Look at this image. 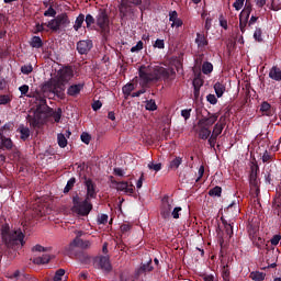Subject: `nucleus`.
<instances>
[{"instance_id":"nucleus-62","label":"nucleus","mask_w":281,"mask_h":281,"mask_svg":"<svg viewBox=\"0 0 281 281\" xmlns=\"http://www.w3.org/2000/svg\"><path fill=\"white\" fill-rule=\"evenodd\" d=\"M183 209L181 206H176L172 212L170 213L172 218H179V212H181Z\"/></svg>"},{"instance_id":"nucleus-29","label":"nucleus","mask_w":281,"mask_h":281,"mask_svg":"<svg viewBox=\"0 0 281 281\" xmlns=\"http://www.w3.org/2000/svg\"><path fill=\"white\" fill-rule=\"evenodd\" d=\"M260 111L263 115H271V104L267 101H263L260 105Z\"/></svg>"},{"instance_id":"nucleus-24","label":"nucleus","mask_w":281,"mask_h":281,"mask_svg":"<svg viewBox=\"0 0 281 281\" xmlns=\"http://www.w3.org/2000/svg\"><path fill=\"white\" fill-rule=\"evenodd\" d=\"M30 45L34 49H41V47H43V40L41 36H33L30 41Z\"/></svg>"},{"instance_id":"nucleus-25","label":"nucleus","mask_w":281,"mask_h":281,"mask_svg":"<svg viewBox=\"0 0 281 281\" xmlns=\"http://www.w3.org/2000/svg\"><path fill=\"white\" fill-rule=\"evenodd\" d=\"M52 260V257L47 254L43 255L42 257H37L33 259L34 265H47Z\"/></svg>"},{"instance_id":"nucleus-10","label":"nucleus","mask_w":281,"mask_h":281,"mask_svg":"<svg viewBox=\"0 0 281 281\" xmlns=\"http://www.w3.org/2000/svg\"><path fill=\"white\" fill-rule=\"evenodd\" d=\"M93 49V41L91 40H81L77 43V52L80 56L89 54Z\"/></svg>"},{"instance_id":"nucleus-20","label":"nucleus","mask_w":281,"mask_h":281,"mask_svg":"<svg viewBox=\"0 0 281 281\" xmlns=\"http://www.w3.org/2000/svg\"><path fill=\"white\" fill-rule=\"evenodd\" d=\"M198 135L200 139H210V136L212 135V131L207 127L198 126Z\"/></svg>"},{"instance_id":"nucleus-4","label":"nucleus","mask_w":281,"mask_h":281,"mask_svg":"<svg viewBox=\"0 0 281 281\" xmlns=\"http://www.w3.org/2000/svg\"><path fill=\"white\" fill-rule=\"evenodd\" d=\"M95 21L102 38L106 41V38H109V35L111 34V20L109 19V12H106V9L100 8L98 10Z\"/></svg>"},{"instance_id":"nucleus-19","label":"nucleus","mask_w":281,"mask_h":281,"mask_svg":"<svg viewBox=\"0 0 281 281\" xmlns=\"http://www.w3.org/2000/svg\"><path fill=\"white\" fill-rule=\"evenodd\" d=\"M269 78H271V80H276V82H280L281 81V69L277 66H273L269 71Z\"/></svg>"},{"instance_id":"nucleus-28","label":"nucleus","mask_w":281,"mask_h":281,"mask_svg":"<svg viewBox=\"0 0 281 281\" xmlns=\"http://www.w3.org/2000/svg\"><path fill=\"white\" fill-rule=\"evenodd\" d=\"M85 22H86V27L88 30H91V25H95L97 24V20L93 15H91V13H88L85 18Z\"/></svg>"},{"instance_id":"nucleus-42","label":"nucleus","mask_w":281,"mask_h":281,"mask_svg":"<svg viewBox=\"0 0 281 281\" xmlns=\"http://www.w3.org/2000/svg\"><path fill=\"white\" fill-rule=\"evenodd\" d=\"M153 260H149L147 263H143L139 268L140 273H146V271H151L153 270Z\"/></svg>"},{"instance_id":"nucleus-35","label":"nucleus","mask_w":281,"mask_h":281,"mask_svg":"<svg viewBox=\"0 0 281 281\" xmlns=\"http://www.w3.org/2000/svg\"><path fill=\"white\" fill-rule=\"evenodd\" d=\"M37 113H43L44 115H48V113H52V108L49 105H36Z\"/></svg>"},{"instance_id":"nucleus-14","label":"nucleus","mask_w":281,"mask_h":281,"mask_svg":"<svg viewBox=\"0 0 281 281\" xmlns=\"http://www.w3.org/2000/svg\"><path fill=\"white\" fill-rule=\"evenodd\" d=\"M85 89V82L82 83H72L67 89V95H70V98H78L80 95V91Z\"/></svg>"},{"instance_id":"nucleus-7","label":"nucleus","mask_w":281,"mask_h":281,"mask_svg":"<svg viewBox=\"0 0 281 281\" xmlns=\"http://www.w3.org/2000/svg\"><path fill=\"white\" fill-rule=\"evenodd\" d=\"M217 121H218V113L212 114L211 112H207V116H203L198 121V126H202L203 128L210 130V127L214 126V124H216Z\"/></svg>"},{"instance_id":"nucleus-59","label":"nucleus","mask_w":281,"mask_h":281,"mask_svg":"<svg viewBox=\"0 0 281 281\" xmlns=\"http://www.w3.org/2000/svg\"><path fill=\"white\" fill-rule=\"evenodd\" d=\"M12 99L8 94L0 95V104H10Z\"/></svg>"},{"instance_id":"nucleus-39","label":"nucleus","mask_w":281,"mask_h":281,"mask_svg":"<svg viewBox=\"0 0 281 281\" xmlns=\"http://www.w3.org/2000/svg\"><path fill=\"white\" fill-rule=\"evenodd\" d=\"M12 128H14V124L13 123H5L1 128H0V133H2V135H8V133H10V131H12Z\"/></svg>"},{"instance_id":"nucleus-13","label":"nucleus","mask_w":281,"mask_h":281,"mask_svg":"<svg viewBox=\"0 0 281 281\" xmlns=\"http://www.w3.org/2000/svg\"><path fill=\"white\" fill-rule=\"evenodd\" d=\"M171 213H172V203H170L168 199H164L160 207L161 218H164L165 221L168 220Z\"/></svg>"},{"instance_id":"nucleus-57","label":"nucleus","mask_w":281,"mask_h":281,"mask_svg":"<svg viewBox=\"0 0 281 281\" xmlns=\"http://www.w3.org/2000/svg\"><path fill=\"white\" fill-rule=\"evenodd\" d=\"M149 8H150V0H143L139 7L140 12H145V10H148Z\"/></svg>"},{"instance_id":"nucleus-44","label":"nucleus","mask_w":281,"mask_h":281,"mask_svg":"<svg viewBox=\"0 0 281 281\" xmlns=\"http://www.w3.org/2000/svg\"><path fill=\"white\" fill-rule=\"evenodd\" d=\"M263 164H269V161H273V154L266 150L261 157Z\"/></svg>"},{"instance_id":"nucleus-41","label":"nucleus","mask_w":281,"mask_h":281,"mask_svg":"<svg viewBox=\"0 0 281 281\" xmlns=\"http://www.w3.org/2000/svg\"><path fill=\"white\" fill-rule=\"evenodd\" d=\"M265 272H251L250 278L255 281H263L265 280Z\"/></svg>"},{"instance_id":"nucleus-54","label":"nucleus","mask_w":281,"mask_h":281,"mask_svg":"<svg viewBox=\"0 0 281 281\" xmlns=\"http://www.w3.org/2000/svg\"><path fill=\"white\" fill-rule=\"evenodd\" d=\"M81 142H83V144L89 145L91 143V135H89V133L83 132L81 134Z\"/></svg>"},{"instance_id":"nucleus-17","label":"nucleus","mask_w":281,"mask_h":281,"mask_svg":"<svg viewBox=\"0 0 281 281\" xmlns=\"http://www.w3.org/2000/svg\"><path fill=\"white\" fill-rule=\"evenodd\" d=\"M55 21H57V25L59 27H67L69 23H71V21L69 20V15H67V13L58 14L55 18Z\"/></svg>"},{"instance_id":"nucleus-64","label":"nucleus","mask_w":281,"mask_h":281,"mask_svg":"<svg viewBox=\"0 0 281 281\" xmlns=\"http://www.w3.org/2000/svg\"><path fill=\"white\" fill-rule=\"evenodd\" d=\"M206 100L207 102H210V104H217L218 102V99H216V95L214 94L206 95Z\"/></svg>"},{"instance_id":"nucleus-15","label":"nucleus","mask_w":281,"mask_h":281,"mask_svg":"<svg viewBox=\"0 0 281 281\" xmlns=\"http://www.w3.org/2000/svg\"><path fill=\"white\" fill-rule=\"evenodd\" d=\"M99 269H102L105 273H111L113 271V266H111V260L109 257L102 256L98 260Z\"/></svg>"},{"instance_id":"nucleus-9","label":"nucleus","mask_w":281,"mask_h":281,"mask_svg":"<svg viewBox=\"0 0 281 281\" xmlns=\"http://www.w3.org/2000/svg\"><path fill=\"white\" fill-rule=\"evenodd\" d=\"M45 117H47V114H43L42 112H34V115H29L27 120L31 124V126H33V128H41V126H43L44 122H45Z\"/></svg>"},{"instance_id":"nucleus-47","label":"nucleus","mask_w":281,"mask_h":281,"mask_svg":"<svg viewBox=\"0 0 281 281\" xmlns=\"http://www.w3.org/2000/svg\"><path fill=\"white\" fill-rule=\"evenodd\" d=\"M222 278H223V280H229V278H231L229 266L226 265L223 267Z\"/></svg>"},{"instance_id":"nucleus-3","label":"nucleus","mask_w":281,"mask_h":281,"mask_svg":"<svg viewBox=\"0 0 281 281\" xmlns=\"http://www.w3.org/2000/svg\"><path fill=\"white\" fill-rule=\"evenodd\" d=\"M138 76L143 87H146L149 82H157V80H161V78H170V72L166 68L154 69L150 66L143 65L138 69Z\"/></svg>"},{"instance_id":"nucleus-22","label":"nucleus","mask_w":281,"mask_h":281,"mask_svg":"<svg viewBox=\"0 0 281 281\" xmlns=\"http://www.w3.org/2000/svg\"><path fill=\"white\" fill-rule=\"evenodd\" d=\"M47 117H53L54 121L58 124V122H60V119L63 117V109L58 108L55 111L54 109H52V112L47 114Z\"/></svg>"},{"instance_id":"nucleus-18","label":"nucleus","mask_w":281,"mask_h":281,"mask_svg":"<svg viewBox=\"0 0 281 281\" xmlns=\"http://www.w3.org/2000/svg\"><path fill=\"white\" fill-rule=\"evenodd\" d=\"M3 148L12 150V139L0 133V150H3Z\"/></svg>"},{"instance_id":"nucleus-48","label":"nucleus","mask_w":281,"mask_h":281,"mask_svg":"<svg viewBox=\"0 0 281 281\" xmlns=\"http://www.w3.org/2000/svg\"><path fill=\"white\" fill-rule=\"evenodd\" d=\"M258 172H260V167L258 166V164H254L250 167V175H249V177H258Z\"/></svg>"},{"instance_id":"nucleus-37","label":"nucleus","mask_w":281,"mask_h":281,"mask_svg":"<svg viewBox=\"0 0 281 281\" xmlns=\"http://www.w3.org/2000/svg\"><path fill=\"white\" fill-rule=\"evenodd\" d=\"M19 132L21 134V139L23 142H25L30 138V128L22 126V127L19 128Z\"/></svg>"},{"instance_id":"nucleus-49","label":"nucleus","mask_w":281,"mask_h":281,"mask_svg":"<svg viewBox=\"0 0 281 281\" xmlns=\"http://www.w3.org/2000/svg\"><path fill=\"white\" fill-rule=\"evenodd\" d=\"M109 223V215L101 214L98 216V225H106Z\"/></svg>"},{"instance_id":"nucleus-51","label":"nucleus","mask_w":281,"mask_h":281,"mask_svg":"<svg viewBox=\"0 0 281 281\" xmlns=\"http://www.w3.org/2000/svg\"><path fill=\"white\" fill-rule=\"evenodd\" d=\"M255 41H258V43H262V29H256L254 33Z\"/></svg>"},{"instance_id":"nucleus-30","label":"nucleus","mask_w":281,"mask_h":281,"mask_svg":"<svg viewBox=\"0 0 281 281\" xmlns=\"http://www.w3.org/2000/svg\"><path fill=\"white\" fill-rule=\"evenodd\" d=\"M145 109L146 111H157V102H155V99H150L145 101Z\"/></svg>"},{"instance_id":"nucleus-52","label":"nucleus","mask_w":281,"mask_h":281,"mask_svg":"<svg viewBox=\"0 0 281 281\" xmlns=\"http://www.w3.org/2000/svg\"><path fill=\"white\" fill-rule=\"evenodd\" d=\"M244 5H245V0H235V2L233 3V8H235L237 12L243 10Z\"/></svg>"},{"instance_id":"nucleus-53","label":"nucleus","mask_w":281,"mask_h":281,"mask_svg":"<svg viewBox=\"0 0 281 281\" xmlns=\"http://www.w3.org/2000/svg\"><path fill=\"white\" fill-rule=\"evenodd\" d=\"M255 247H257V249H262V245H265V239H262L261 237L255 238L252 240Z\"/></svg>"},{"instance_id":"nucleus-21","label":"nucleus","mask_w":281,"mask_h":281,"mask_svg":"<svg viewBox=\"0 0 281 281\" xmlns=\"http://www.w3.org/2000/svg\"><path fill=\"white\" fill-rule=\"evenodd\" d=\"M251 10H252L251 4H247V2H246V7L239 13V20L249 21Z\"/></svg>"},{"instance_id":"nucleus-45","label":"nucleus","mask_w":281,"mask_h":281,"mask_svg":"<svg viewBox=\"0 0 281 281\" xmlns=\"http://www.w3.org/2000/svg\"><path fill=\"white\" fill-rule=\"evenodd\" d=\"M21 71L22 74H24V76H30V74H32L34 71V67H32V65H24L21 67Z\"/></svg>"},{"instance_id":"nucleus-26","label":"nucleus","mask_w":281,"mask_h":281,"mask_svg":"<svg viewBox=\"0 0 281 281\" xmlns=\"http://www.w3.org/2000/svg\"><path fill=\"white\" fill-rule=\"evenodd\" d=\"M83 23H85V14L80 13L75 20V24H74L75 32H78L82 27Z\"/></svg>"},{"instance_id":"nucleus-56","label":"nucleus","mask_w":281,"mask_h":281,"mask_svg":"<svg viewBox=\"0 0 281 281\" xmlns=\"http://www.w3.org/2000/svg\"><path fill=\"white\" fill-rule=\"evenodd\" d=\"M148 168L149 170H155V172H159V170H161V162H158V164L149 162Z\"/></svg>"},{"instance_id":"nucleus-33","label":"nucleus","mask_w":281,"mask_h":281,"mask_svg":"<svg viewBox=\"0 0 281 281\" xmlns=\"http://www.w3.org/2000/svg\"><path fill=\"white\" fill-rule=\"evenodd\" d=\"M57 144H58L59 148H66L67 137H65V134L60 133L57 135Z\"/></svg>"},{"instance_id":"nucleus-5","label":"nucleus","mask_w":281,"mask_h":281,"mask_svg":"<svg viewBox=\"0 0 281 281\" xmlns=\"http://www.w3.org/2000/svg\"><path fill=\"white\" fill-rule=\"evenodd\" d=\"M91 210H93L91 200L85 198V200L81 201L78 194L72 196L71 212L74 214L79 216H89V214H91Z\"/></svg>"},{"instance_id":"nucleus-11","label":"nucleus","mask_w":281,"mask_h":281,"mask_svg":"<svg viewBox=\"0 0 281 281\" xmlns=\"http://www.w3.org/2000/svg\"><path fill=\"white\" fill-rule=\"evenodd\" d=\"M78 249H91V240H85L82 238H74L72 241H70L68 249L71 251L74 248Z\"/></svg>"},{"instance_id":"nucleus-40","label":"nucleus","mask_w":281,"mask_h":281,"mask_svg":"<svg viewBox=\"0 0 281 281\" xmlns=\"http://www.w3.org/2000/svg\"><path fill=\"white\" fill-rule=\"evenodd\" d=\"M223 128H225V126L223 124L216 123L213 127L212 135H214L215 137H218V135H221V133H223Z\"/></svg>"},{"instance_id":"nucleus-2","label":"nucleus","mask_w":281,"mask_h":281,"mask_svg":"<svg viewBox=\"0 0 281 281\" xmlns=\"http://www.w3.org/2000/svg\"><path fill=\"white\" fill-rule=\"evenodd\" d=\"M1 238L7 249H13V251H16L19 247H23V245H25V234H23V231L20 228L16 231H10L9 225L2 226Z\"/></svg>"},{"instance_id":"nucleus-58","label":"nucleus","mask_w":281,"mask_h":281,"mask_svg":"<svg viewBox=\"0 0 281 281\" xmlns=\"http://www.w3.org/2000/svg\"><path fill=\"white\" fill-rule=\"evenodd\" d=\"M44 16H53L56 18V10L54 7H49L48 10L44 12Z\"/></svg>"},{"instance_id":"nucleus-46","label":"nucleus","mask_w":281,"mask_h":281,"mask_svg":"<svg viewBox=\"0 0 281 281\" xmlns=\"http://www.w3.org/2000/svg\"><path fill=\"white\" fill-rule=\"evenodd\" d=\"M144 49V42L138 41L135 46L131 48L132 54H137V52H142Z\"/></svg>"},{"instance_id":"nucleus-36","label":"nucleus","mask_w":281,"mask_h":281,"mask_svg":"<svg viewBox=\"0 0 281 281\" xmlns=\"http://www.w3.org/2000/svg\"><path fill=\"white\" fill-rule=\"evenodd\" d=\"M250 190L254 188L260 187V180H258V176H249Z\"/></svg>"},{"instance_id":"nucleus-34","label":"nucleus","mask_w":281,"mask_h":281,"mask_svg":"<svg viewBox=\"0 0 281 281\" xmlns=\"http://www.w3.org/2000/svg\"><path fill=\"white\" fill-rule=\"evenodd\" d=\"M74 186H76V178L72 177L67 181V184L64 188V194L69 193V191L74 189Z\"/></svg>"},{"instance_id":"nucleus-8","label":"nucleus","mask_w":281,"mask_h":281,"mask_svg":"<svg viewBox=\"0 0 281 281\" xmlns=\"http://www.w3.org/2000/svg\"><path fill=\"white\" fill-rule=\"evenodd\" d=\"M119 11H120V18L126 19V16L135 14V12H137V9L133 8V5H131V2L128 0H122L119 5Z\"/></svg>"},{"instance_id":"nucleus-27","label":"nucleus","mask_w":281,"mask_h":281,"mask_svg":"<svg viewBox=\"0 0 281 281\" xmlns=\"http://www.w3.org/2000/svg\"><path fill=\"white\" fill-rule=\"evenodd\" d=\"M225 85L221 83V82H216L214 85V91L216 93L217 98H223V93H225Z\"/></svg>"},{"instance_id":"nucleus-23","label":"nucleus","mask_w":281,"mask_h":281,"mask_svg":"<svg viewBox=\"0 0 281 281\" xmlns=\"http://www.w3.org/2000/svg\"><path fill=\"white\" fill-rule=\"evenodd\" d=\"M181 164H183V158L177 156L169 162V170H178Z\"/></svg>"},{"instance_id":"nucleus-16","label":"nucleus","mask_w":281,"mask_h":281,"mask_svg":"<svg viewBox=\"0 0 281 281\" xmlns=\"http://www.w3.org/2000/svg\"><path fill=\"white\" fill-rule=\"evenodd\" d=\"M195 44L198 45V49H200V52H203L205 47L210 45V42L207 41V36H205V34L196 33Z\"/></svg>"},{"instance_id":"nucleus-31","label":"nucleus","mask_w":281,"mask_h":281,"mask_svg":"<svg viewBox=\"0 0 281 281\" xmlns=\"http://www.w3.org/2000/svg\"><path fill=\"white\" fill-rule=\"evenodd\" d=\"M45 26L50 29L52 32H58V30H60V26L58 25L56 19H53L48 23H45Z\"/></svg>"},{"instance_id":"nucleus-12","label":"nucleus","mask_w":281,"mask_h":281,"mask_svg":"<svg viewBox=\"0 0 281 281\" xmlns=\"http://www.w3.org/2000/svg\"><path fill=\"white\" fill-rule=\"evenodd\" d=\"M112 183L115 186L119 192H124L125 194H133V192H135V186L128 184L126 181L120 182L117 180H112Z\"/></svg>"},{"instance_id":"nucleus-60","label":"nucleus","mask_w":281,"mask_h":281,"mask_svg":"<svg viewBox=\"0 0 281 281\" xmlns=\"http://www.w3.org/2000/svg\"><path fill=\"white\" fill-rule=\"evenodd\" d=\"M40 32H45V23H37L35 25V30L33 32V34H40Z\"/></svg>"},{"instance_id":"nucleus-63","label":"nucleus","mask_w":281,"mask_h":281,"mask_svg":"<svg viewBox=\"0 0 281 281\" xmlns=\"http://www.w3.org/2000/svg\"><path fill=\"white\" fill-rule=\"evenodd\" d=\"M179 19V13L177 11H170L169 12V21L173 23V21H177Z\"/></svg>"},{"instance_id":"nucleus-1","label":"nucleus","mask_w":281,"mask_h":281,"mask_svg":"<svg viewBox=\"0 0 281 281\" xmlns=\"http://www.w3.org/2000/svg\"><path fill=\"white\" fill-rule=\"evenodd\" d=\"M74 78V68L71 66H65L59 69L57 76L50 78L46 81L42 90L44 93H53L59 100H65V90L67 89V83Z\"/></svg>"},{"instance_id":"nucleus-50","label":"nucleus","mask_w":281,"mask_h":281,"mask_svg":"<svg viewBox=\"0 0 281 281\" xmlns=\"http://www.w3.org/2000/svg\"><path fill=\"white\" fill-rule=\"evenodd\" d=\"M63 276H65V269H58L55 272V276L53 278L54 281H61L63 280Z\"/></svg>"},{"instance_id":"nucleus-6","label":"nucleus","mask_w":281,"mask_h":281,"mask_svg":"<svg viewBox=\"0 0 281 281\" xmlns=\"http://www.w3.org/2000/svg\"><path fill=\"white\" fill-rule=\"evenodd\" d=\"M83 186L86 187V199L91 201V199L98 198V186L91 178H87V176L83 177Z\"/></svg>"},{"instance_id":"nucleus-38","label":"nucleus","mask_w":281,"mask_h":281,"mask_svg":"<svg viewBox=\"0 0 281 281\" xmlns=\"http://www.w3.org/2000/svg\"><path fill=\"white\" fill-rule=\"evenodd\" d=\"M223 194V188L216 186L209 191V196H221Z\"/></svg>"},{"instance_id":"nucleus-32","label":"nucleus","mask_w":281,"mask_h":281,"mask_svg":"<svg viewBox=\"0 0 281 281\" xmlns=\"http://www.w3.org/2000/svg\"><path fill=\"white\" fill-rule=\"evenodd\" d=\"M211 71H214V66L210 61H205L202 65V72L207 76Z\"/></svg>"},{"instance_id":"nucleus-55","label":"nucleus","mask_w":281,"mask_h":281,"mask_svg":"<svg viewBox=\"0 0 281 281\" xmlns=\"http://www.w3.org/2000/svg\"><path fill=\"white\" fill-rule=\"evenodd\" d=\"M193 89H201L203 87V80L201 78L193 79Z\"/></svg>"},{"instance_id":"nucleus-43","label":"nucleus","mask_w":281,"mask_h":281,"mask_svg":"<svg viewBox=\"0 0 281 281\" xmlns=\"http://www.w3.org/2000/svg\"><path fill=\"white\" fill-rule=\"evenodd\" d=\"M135 90V85L134 83H127L123 87V93L124 95H131V92Z\"/></svg>"},{"instance_id":"nucleus-61","label":"nucleus","mask_w":281,"mask_h":281,"mask_svg":"<svg viewBox=\"0 0 281 281\" xmlns=\"http://www.w3.org/2000/svg\"><path fill=\"white\" fill-rule=\"evenodd\" d=\"M154 47H156L157 49H164L166 47V43L164 42V40H156Z\"/></svg>"}]
</instances>
